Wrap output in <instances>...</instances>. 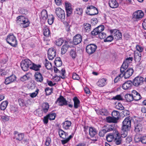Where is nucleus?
<instances>
[{
    "mask_svg": "<svg viewBox=\"0 0 146 146\" xmlns=\"http://www.w3.org/2000/svg\"><path fill=\"white\" fill-rule=\"evenodd\" d=\"M131 121L129 117H127L123 122L122 131L121 135L122 137L125 138L127 135V131L131 126Z\"/></svg>",
    "mask_w": 146,
    "mask_h": 146,
    "instance_id": "1",
    "label": "nucleus"
},
{
    "mask_svg": "<svg viewBox=\"0 0 146 146\" xmlns=\"http://www.w3.org/2000/svg\"><path fill=\"white\" fill-rule=\"evenodd\" d=\"M16 23L23 28L27 27L30 24L28 19L22 15L19 16L17 17Z\"/></svg>",
    "mask_w": 146,
    "mask_h": 146,
    "instance_id": "2",
    "label": "nucleus"
},
{
    "mask_svg": "<svg viewBox=\"0 0 146 146\" xmlns=\"http://www.w3.org/2000/svg\"><path fill=\"white\" fill-rule=\"evenodd\" d=\"M31 61L28 59L23 60L21 63V66L22 69L24 71H27L29 68L32 65Z\"/></svg>",
    "mask_w": 146,
    "mask_h": 146,
    "instance_id": "3",
    "label": "nucleus"
},
{
    "mask_svg": "<svg viewBox=\"0 0 146 146\" xmlns=\"http://www.w3.org/2000/svg\"><path fill=\"white\" fill-rule=\"evenodd\" d=\"M6 40L8 43L13 47H15L17 44L16 38L13 34H10L8 35Z\"/></svg>",
    "mask_w": 146,
    "mask_h": 146,
    "instance_id": "4",
    "label": "nucleus"
},
{
    "mask_svg": "<svg viewBox=\"0 0 146 146\" xmlns=\"http://www.w3.org/2000/svg\"><path fill=\"white\" fill-rule=\"evenodd\" d=\"M55 13L57 17L61 21L65 19V15L64 11L61 8L58 7L56 9Z\"/></svg>",
    "mask_w": 146,
    "mask_h": 146,
    "instance_id": "5",
    "label": "nucleus"
},
{
    "mask_svg": "<svg viewBox=\"0 0 146 146\" xmlns=\"http://www.w3.org/2000/svg\"><path fill=\"white\" fill-rule=\"evenodd\" d=\"M144 13L142 10H139L135 11L133 14V18L137 21L141 20L144 17Z\"/></svg>",
    "mask_w": 146,
    "mask_h": 146,
    "instance_id": "6",
    "label": "nucleus"
},
{
    "mask_svg": "<svg viewBox=\"0 0 146 146\" xmlns=\"http://www.w3.org/2000/svg\"><path fill=\"white\" fill-rule=\"evenodd\" d=\"M110 31L113 38L116 40H117L121 38V33L119 30L116 29H112L110 30Z\"/></svg>",
    "mask_w": 146,
    "mask_h": 146,
    "instance_id": "7",
    "label": "nucleus"
},
{
    "mask_svg": "<svg viewBox=\"0 0 146 146\" xmlns=\"http://www.w3.org/2000/svg\"><path fill=\"white\" fill-rule=\"evenodd\" d=\"M97 48L96 46L93 44H90L88 45L86 48V52L90 54L93 53Z\"/></svg>",
    "mask_w": 146,
    "mask_h": 146,
    "instance_id": "8",
    "label": "nucleus"
},
{
    "mask_svg": "<svg viewBox=\"0 0 146 146\" xmlns=\"http://www.w3.org/2000/svg\"><path fill=\"white\" fill-rule=\"evenodd\" d=\"M56 51L54 48H49L48 51V57L49 60H52L55 57Z\"/></svg>",
    "mask_w": 146,
    "mask_h": 146,
    "instance_id": "9",
    "label": "nucleus"
},
{
    "mask_svg": "<svg viewBox=\"0 0 146 146\" xmlns=\"http://www.w3.org/2000/svg\"><path fill=\"white\" fill-rule=\"evenodd\" d=\"M143 81V78L141 76H137L135 77L133 81V85L136 86L141 85Z\"/></svg>",
    "mask_w": 146,
    "mask_h": 146,
    "instance_id": "10",
    "label": "nucleus"
},
{
    "mask_svg": "<svg viewBox=\"0 0 146 146\" xmlns=\"http://www.w3.org/2000/svg\"><path fill=\"white\" fill-rule=\"evenodd\" d=\"M132 58L131 57H129L126 58L123 63L121 68V71H124V70H125L128 67V64L131 62L132 60Z\"/></svg>",
    "mask_w": 146,
    "mask_h": 146,
    "instance_id": "11",
    "label": "nucleus"
},
{
    "mask_svg": "<svg viewBox=\"0 0 146 146\" xmlns=\"http://www.w3.org/2000/svg\"><path fill=\"white\" fill-rule=\"evenodd\" d=\"M67 101L66 99L62 96H60L56 102V103L60 106L66 105L67 104Z\"/></svg>",
    "mask_w": 146,
    "mask_h": 146,
    "instance_id": "12",
    "label": "nucleus"
},
{
    "mask_svg": "<svg viewBox=\"0 0 146 146\" xmlns=\"http://www.w3.org/2000/svg\"><path fill=\"white\" fill-rule=\"evenodd\" d=\"M87 9L89 12L88 14L90 15H94L98 13V9L92 5L87 7Z\"/></svg>",
    "mask_w": 146,
    "mask_h": 146,
    "instance_id": "13",
    "label": "nucleus"
},
{
    "mask_svg": "<svg viewBox=\"0 0 146 146\" xmlns=\"http://www.w3.org/2000/svg\"><path fill=\"white\" fill-rule=\"evenodd\" d=\"M65 4L67 15L69 16L71 14L72 11L71 4L68 2H65Z\"/></svg>",
    "mask_w": 146,
    "mask_h": 146,
    "instance_id": "14",
    "label": "nucleus"
},
{
    "mask_svg": "<svg viewBox=\"0 0 146 146\" xmlns=\"http://www.w3.org/2000/svg\"><path fill=\"white\" fill-rule=\"evenodd\" d=\"M123 72V73L124 74L123 76L124 78H127L130 77L132 75L133 72V70L132 68H129L125 72Z\"/></svg>",
    "mask_w": 146,
    "mask_h": 146,
    "instance_id": "15",
    "label": "nucleus"
},
{
    "mask_svg": "<svg viewBox=\"0 0 146 146\" xmlns=\"http://www.w3.org/2000/svg\"><path fill=\"white\" fill-rule=\"evenodd\" d=\"M35 80L38 82H42L43 80V77L42 74L38 72H36L34 75Z\"/></svg>",
    "mask_w": 146,
    "mask_h": 146,
    "instance_id": "16",
    "label": "nucleus"
},
{
    "mask_svg": "<svg viewBox=\"0 0 146 146\" xmlns=\"http://www.w3.org/2000/svg\"><path fill=\"white\" fill-rule=\"evenodd\" d=\"M48 16L47 11L46 10H42L40 15V21L43 22L45 21L46 20Z\"/></svg>",
    "mask_w": 146,
    "mask_h": 146,
    "instance_id": "17",
    "label": "nucleus"
},
{
    "mask_svg": "<svg viewBox=\"0 0 146 146\" xmlns=\"http://www.w3.org/2000/svg\"><path fill=\"white\" fill-rule=\"evenodd\" d=\"M115 142L116 144L119 145L121 143L122 139L120 137V134L117 131H115Z\"/></svg>",
    "mask_w": 146,
    "mask_h": 146,
    "instance_id": "18",
    "label": "nucleus"
},
{
    "mask_svg": "<svg viewBox=\"0 0 146 146\" xmlns=\"http://www.w3.org/2000/svg\"><path fill=\"white\" fill-rule=\"evenodd\" d=\"M82 40V36L80 34H77L74 36L73 39V43L75 45L80 43Z\"/></svg>",
    "mask_w": 146,
    "mask_h": 146,
    "instance_id": "19",
    "label": "nucleus"
},
{
    "mask_svg": "<svg viewBox=\"0 0 146 146\" xmlns=\"http://www.w3.org/2000/svg\"><path fill=\"white\" fill-rule=\"evenodd\" d=\"M107 80L105 78L100 79L97 82V85L100 87H103L107 84Z\"/></svg>",
    "mask_w": 146,
    "mask_h": 146,
    "instance_id": "20",
    "label": "nucleus"
},
{
    "mask_svg": "<svg viewBox=\"0 0 146 146\" xmlns=\"http://www.w3.org/2000/svg\"><path fill=\"white\" fill-rule=\"evenodd\" d=\"M15 79L16 77L14 75H12L5 78V83L6 84H8L14 82Z\"/></svg>",
    "mask_w": 146,
    "mask_h": 146,
    "instance_id": "21",
    "label": "nucleus"
},
{
    "mask_svg": "<svg viewBox=\"0 0 146 146\" xmlns=\"http://www.w3.org/2000/svg\"><path fill=\"white\" fill-rule=\"evenodd\" d=\"M72 124L71 121L66 120L62 123V126L63 129L65 130H68L70 128Z\"/></svg>",
    "mask_w": 146,
    "mask_h": 146,
    "instance_id": "22",
    "label": "nucleus"
},
{
    "mask_svg": "<svg viewBox=\"0 0 146 146\" xmlns=\"http://www.w3.org/2000/svg\"><path fill=\"white\" fill-rule=\"evenodd\" d=\"M132 84V82L130 81H128L125 82L123 84L122 88L124 90L129 89L131 88Z\"/></svg>",
    "mask_w": 146,
    "mask_h": 146,
    "instance_id": "23",
    "label": "nucleus"
},
{
    "mask_svg": "<svg viewBox=\"0 0 146 146\" xmlns=\"http://www.w3.org/2000/svg\"><path fill=\"white\" fill-rule=\"evenodd\" d=\"M74 103V107L75 109H77L80 106V100L77 97H74L73 99Z\"/></svg>",
    "mask_w": 146,
    "mask_h": 146,
    "instance_id": "24",
    "label": "nucleus"
},
{
    "mask_svg": "<svg viewBox=\"0 0 146 146\" xmlns=\"http://www.w3.org/2000/svg\"><path fill=\"white\" fill-rule=\"evenodd\" d=\"M109 5L112 8H117L119 6V4L116 0H110Z\"/></svg>",
    "mask_w": 146,
    "mask_h": 146,
    "instance_id": "25",
    "label": "nucleus"
},
{
    "mask_svg": "<svg viewBox=\"0 0 146 146\" xmlns=\"http://www.w3.org/2000/svg\"><path fill=\"white\" fill-rule=\"evenodd\" d=\"M89 133L91 137H94L97 134V131L95 128L91 127L89 128Z\"/></svg>",
    "mask_w": 146,
    "mask_h": 146,
    "instance_id": "26",
    "label": "nucleus"
},
{
    "mask_svg": "<svg viewBox=\"0 0 146 146\" xmlns=\"http://www.w3.org/2000/svg\"><path fill=\"white\" fill-rule=\"evenodd\" d=\"M83 13V9L80 7H77L74 10V13L77 16H82Z\"/></svg>",
    "mask_w": 146,
    "mask_h": 146,
    "instance_id": "27",
    "label": "nucleus"
},
{
    "mask_svg": "<svg viewBox=\"0 0 146 146\" xmlns=\"http://www.w3.org/2000/svg\"><path fill=\"white\" fill-rule=\"evenodd\" d=\"M58 133L60 137L63 139L66 138L68 135L67 133L65 132L61 129H58Z\"/></svg>",
    "mask_w": 146,
    "mask_h": 146,
    "instance_id": "28",
    "label": "nucleus"
},
{
    "mask_svg": "<svg viewBox=\"0 0 146 146\" xmlns=\"http://www.w3.org/2000/svg\"><path fill=\"white\" fill-rule=\"evenodd\" d=\"M32 76V74L29 72L26 73L22 77H21L20 80L22 82L25 81L29 79Z\"/></svg>",
    "mask_w": 146,
    "mask_h": 146,
    "instance_id": "29",
    "label": "nucleus"
},
{
    "mask_svg": "<svg viewBox=\"0 0 146 146\" xmlns=\"http://www.w3.org/2000/svg\"><path fill=\"white\" fill-rule=\"evenodd\" d=\"M98 114H100L103 115H107L108 114L107 110L105 109H102L96 111Z\"/></svg>",
    "mask_w": 146,
    "mask_h": 146,
    "instance_id": "30",
    "label": "nucleus"
},
{
    "mask_svg": "<svg viewBox=\"0 0 146 146\" xmlns=\"http://www.w3.org/2000/svg\"><path fill=\"white\" fill-rule=\"evenodd\" d=\"M23 134L22 133H19L17 132L15 133L14 138L16 140L21 141L24 137Z\"/></svg>",
    "mask_w": 146,
    "mask_h": 146,
    "instance_id": "31",
    "label": "nucleus"
},
{
    "mask_svg": "<svg viewBox=\"0 0 146 146\" xmlns=\"http://www.w3.org/2000/svg\"><path fill=\"white\" fill-rule=\"evenodd\" d=\"M143 127L141 124L139 123L135 125V131L137 133H138L142 130Z\"/></svg>",
    "mask_w": 146,
    "mask_h": 146,
    "instance_id": "32",
    "label": "nucleus"
},
{
    "mask_svg": "<svg viewBox=\"0 0 146 146\" xmlns=\"http://www.w3.org/2000/svg\"><path fill=\"white\" fill-rule=\"evenodd\" d=\"M49 108V106L48 103H44L42 104V110L44 113H46L48 111Z\"/></svg>",
    "mask_w": 146,
    "mask_h": 146,
    "instance_id": "33",
    "label": "nucleus"
},
{
    "mask_svg": "<svg viewBox=\"0 0 146 146\" xmlns=\"http://www.w3.org/2000/svg\"><path fill=\"white\" fill-rule=\"evenodd\" d=\"M66 71L64 68H62L59 70V72H58V74L59 75V76L62 79L64 78L66 76L65 75Z\"/></svg>",
    "mask_w": 146,
    "mask_h": 146,
    "instance_id": "34",
    "label": "nucleus"
},
{
    "mask_svg": "<svg viewBox=\"0 0 146 146\" xmlns=\"http://www.w3.org/2000/svg\"><path fill=\"white\" fill-rule=\"evenodd\" d=\"M111 115L113 117L114 119H115L117 121L120 115L118 111L114 110L112 112Z\"/></svg>",
    "mask_w": 146,
    "mask_h": 146,
    "instance_id": "35",
    "label": "nucleus"
},
{
    "mask_svg": "<svg viewBox=\"0 0 146 146\" xmlns=\"http://www.w3.org/2000/svg\"><path fill=\"white\" fill-rule=\"evenodd\" d=\"M69 47H70V46L68 44H66L64 45L61 48V54H64Z\"/></svg>",
    "mask_w": 146,
    "mask_h": 146,
    "instance_id": "36",
    "label": "nucleus"
},
{
    "mask_svg": "<svg viewBox=\"0 0 146 146\" xmlns=\"http://www.w3.org/2000/svg\"><path fill=\"white\" fill-rule=\"evenodd\" d=\"M54 63L57 67L60 66L62 65V62L60 58H56L54 61Z\"/></svg>",
    "mask_w": 146,
    "mask_h": 146,
    "instance_id": "37",
    "label": "nucleus"
},
{
    "mask_svg": "<svg viewBox=\"0 0 146 146\" xmlns=\"http://www.w3.org/2000/svg\"><path fill=\"white\" fill-rule=\"evenodd\" d=\"M121 73L119 74L118 76H117L114 80V82L115 83H117L118 81H120L121 80H122V79L123 78V76H124V74H123V72L124 71L121 72L120 71Z\"/></svg>",
    "mask_w": 146,
    "mask_h": 146,
    "instance_id": "38",
    "label": "nucleus"
},
{
    "mask_svg": "<svg viewBox=\"0 0 146 146\" xmlns=\"http://www.w3.org/2000/svg\"><path fill=\"white\" fill-rule=\"evenodd\" d=\"M91 28V25L90 24L87 23H84V24L83 29L85 31L88 32L90 31Z\"/></svg>",
    "mask_w": 146,
    "mask_h": 146,
    "instance_id": "39",
    "label": "nucleus"
},
{
    "mask_svg": "<svg viewBox=\"0 0 146 146\" xmlns=\"http://www.w3.org/2000/svg\"><path fill=\"white\" fill-rule=\"evenodd\" d=\"M70 54V56L73 58H75L76 56V50L75 48H71Z\"/></svg>",
    "mask_w": 146,
    "mask_h": 146,
    "instance_id": "40",
    "label": "nucleus"
},
{
    "mask_svg": "<svg viewBox=\"0 0 146 146\" xmlns=\"http://www.w3.org/2000/svg\"><path fill=\"white\" fill-rule=\"evenodd\" d=\"M48 23L50 25H51L53 23L54 17L52 15H49L47 17Z\"/></svg>",
    "mask_w": 146,
    "mask_h": 146,
    "instance_id": "41",
    "label": "nucleus"
},
{
    "mask_svg": "<svg viewBox=\"0 0 146 146\" xmlns=\"http://www.w3.org/2000/svg\"><path fill=\"white\" fill-rule=\"evenodd\" d=\"M41 67V66L40 65H36L32 63V65L31 66L30 68L35 71H38L39 70Z\"/></svg>",
    "mask_w": 146,
    "mask_h": 146,
    "instance_id": "42",
    "label": "nucleus"
},
{
    "mask_svg": "<svg viewBox=\"0 0 146 146\" xmlns=\"http://www.w3.org/2000/svg\"><path fill=\"white\" fill-rule=\"evenodd\" d=\"M74 134H72L71 135L69 136L67 138L61 140L62 143L63 145H64L66 143H67L73 137Z\"/></svg>",
    "mask_w": 146,
    "mask_h": 146,
    "instance_id": "43",
    "label": "nucleus"
},
{
    "mask_svg": "<svg viewBox=\"0 0 146 146\" xmlns=\"http://www.w3.org/2000/svg\"><path fill=\"white\" fill-rule=\"evenodd\" d=\"M125 98L127 102H130L133 100V98L131 94H127L125 95Z\"/></svg>",
    "mask_w": 146,
    "mask_h": 146,
    "instance_id": "44",
    "label": "nucleus"
},
{
    "mask_svg": "<svg viewBox=\"0 0 146 146\" xmlns=\"http://www.w3.org/2000/svg\"><path fill=\"white\" fill-rule=\"evenodd\" d=\"M141 54L140 53L135 52L134 56L135 61H139L141 59Z\"/></svg>",
    "mask_w": 146,
    "mask_h": 146,
    "instance_id": "45",
    "label": "nucleus"
},
{
    "mask_svg": "<svg viewBox=\"0 0 146 146\" xmlns=\"http://www.w3.org/2000/svg\"><path fill=\"white\" fill-rule=\"evenodd\" d=\"M43 34L46 37H48L50 35V32L49 29L47 27H45L43 29Z\"/></svg>",
    "mask_w": 146,
    "mask_h": 146,
    "instance_id": "46",
    "label": "nucleus"
},
{
    "mask_svg": "<svg viewBox=\"0 0 146 146\" xmlns=\"http://www.w3.org/2000/svg\"><path fill=\"white\" fill-rule=\"evenodd\" d=\"M45 66L46 69L48 70H50L52 68V64L50 62L48 61L46 59L45 60Z\"/></svg>",
    "mask_w": 146,
    "mask_h": 146,
    "instance_id": "47",
    "label": "nucleus"
},
{
    "mask_svg": "<svg viewBox=\"0 0 146 146\" xmlns=\"http://www.w3.org/2000/svg\"><path fill=\"white\" fill-rule=\"evenodd\" d=\"M8 102L7 101H3L1 104V109L2 110H5L8 104Z\"/></svg>",
    "mask_w": 146,
    "mask_h": 146,
    "instance_id": "48",
    "label": "nucleus"
},
{
    "mask_svg": "<svg viewBox=\"0 0 146 146\" xmlns=\"http://www.w3.org/2000/svg\"><path fill=\"white\" fill-rule=\"evenodd\" d=\"M104 127L107 132L113 131L114 129V126L112 125H107L104 126Z\"/></svg>",
    "mask_w": 146,
    "mask_h": 146,
    "instance_id": "49",
    "label": "nucleus"
},
{
    "mask_svg": "<svg viewBox=\"0 0 146 146\" xmlns=\"http://www.w3.org/2000/svg\"><path fill=\"white\" fill-rule=\"evenodd\" d=\"M106 120L107 122L108 123H114L117 122V121L115 119L111 117H108L106 118Z\"/></svg>",
    "mask_w": 146,
    "mask_h": 146,
    "instance_id": "50",
    "label": "nucleus"
},
{
    "mask_svg": "<svg viewBox=\"0 0 146 146\" xmlns=\"http://www.w3.org/2000/svg\"><path fill=\"white\" fill-rule=\"evenodd\" d=\"M34 113L36 115H38L39 117H41L43 113L44 112L43 111H42V109H38L35 111Z\"/></svg>",
    "mask_w": 146,
    "mask_h": 146,
    "instance_id": "51",
    "label": "nucleus"
},
{
    "mask_svg": "<svg viewBox=\"0 0 146 146\" xmlns=\"http://www.w3.org/2000/svg\"><path fill=\"white\" fill-rule=\"evenodd\" d=\"M19 102L20 105L22 106H27L29 104V103H26L25 101L22 99H19Z\"/></svg>",
    "mask_w": 146,
    "mask_h": 146,
    "instance_id": "52",
    "label": "nucleus"
},
{
    "mask_svg": "<svg viewBox=\"0 0 146 146\" xmlns=\"http://www.w3.org/2000/svg\"><path fill=\"white\" fill-rule=\"evenodd\" d=\"M19 13L22 14L26 15L28 13L27 10L24 8H20L19 10Z\"/></svg>",
    "mask_w": 146,
    "mask_h": 146,
    "instance_id": "53",
    "label": "nucleus"
},
{
    "mask_svg": "<svg viewBox=\"0 0 146 146\" xmlns=\"http://www.w3.org/2000/svg\"><path fill=\"white\" fill-rule=\"evenodd\" d=\"M136 50L139 53H141L143 52L144 49V47L140 45H137L136 46Z\"/></svg>",
    "mask_w": 146,
    "mask_h": 146,
    "instance_id": "54",
    "label": "nucleus"
},
{
    "mask_svg": "<svg viewBox=\"0 0 146 146\" xmlns=\"http://www.w3.org/2000/svg\"><path fill=\"white\" fill-rule=\"evenodd\" d=\"M115 135L113 134H109L106 136V139L108 142H111L114 139Z\"/></svg>",
    "mask_w": 146,
    "mask_h": 146,
    "instance_id": "55",
    "label": "nucleus"
},
{
    "mask_svg": "<svg viewBox=\"0 0 146 146\" xmlns=\"http://www.w3.org/2000/svg\"><path fill=\"white\" fill-rule=\"evenodd\" d=\"M63 42V40L62 38H59L57 39L55 41V44L58 46H61Z\"/></svg>",
    "mask_w": 146,
    "mask_h": 146,
    "instance_id": "56",
    "label": "nucleus"
},
{
    "mask_svg": "<svg viewBox=\"0 0 146 146\" xmlns=\"http://www.w3.org/2000/svg\"><path fill=\"white\" fill-rule=\"evenodd\" d=\"M47 116L49 120H53L55 119L56 114L54 113H51L48 115Z\"/></svg>",
    "mask_w": 146,
    "mask_h": 146,
    "instance_id": "57",
    "label": "nucleus"
},
{
    "mask_svg": "<svg viewBox=\"0 0 146 146\" xmlns=\"http://www.w3.org/2000/svg\"><path fill=\"white\" fill-rule=\"evenodd\" d=\"M113 36L111 35H109L106 37L104 40V41L105 42H111L113 40Z\"/></svg>",
    "mask_w": 146,
    "mask_h": 146,
    "instance_id": "58",
    "label": "nucleus"
},
{
    "mask_svg": "<svg viewBox=\"0 0 146 146\" xmlns=\"http://www.w3.org/2000/svg\"><path fill=\"white\" fill-rule=\"evenodd\" d=\"M52 88H46L45 89V92H46V95H49L52 92Z\"/></svg>",
    "mask_w": 146,
    "mask_h": 146,
    "instance_id": "59",
    "label": "nucleus"
},
{
    "mask_svg": "<svg viewBox=\"0 0 146 146\" xmlns=\"http://www.w3.org/2000/svg\"><path fill=\"white\" fill-rule=\"evenodd\" d=\"M39 91V90L38 89H37L35 92L29 94L30 96L32 98H34L36 97L38 94Z\"/></svg>",
    "mask_w": 146,
    "mask_h": 146,
    "instance_id": "60",
    "label": "nucleus"
},
{
    "mask_svg": "<svg viewBox=\"0 0 146 146\" xmlns=\"http://www.w3.org/2000/svg\"><path fill=\"white\" fill-rule=\"evenodd\" d=\"M51 143V139L49 137H47L45 142V145L49 146Z\"/></svg>",
    "mask_w": 146,
    "mask_h": 146,
    "instance_id": "61",
    "label": "nucleus"
},
{
    "mask_svg": "<svg viewBox=\"0 0 146 146\" xmlns=\"http://www.w3.org/2000/svg\"><path fill=\"white\" fill-rule=\"evenodd\" d=\"M107 131L104 128L102 130H101L99 133V135L100 137H104Z\"/></svg>",
    "mask_w": 146,
    "mask_h": 146,
    "instance_id": "62",
    "label": "nucleus"
},
{
    "mask_svg": "<svg viewBox=\"0 0 146 146\" xmlns=\"http://www.w3.org/2000/svg\"><path fill=\"white\" fill-rule=\"evenodd\" d=\"M116 108L117 109L119 110H122L124 109V108L121 104L120 103H118L117 105L116 106Z\"/></svg>",
    "mask_w": 146,
    "mask_h": 146,
    "instance_id": "63",
    "label": "nucleus"
},
{
    "mask_svg": "<svg viewBox=\"0 0 146 146\" xmlns=\"http://www.w3.org/2000/svg\"><path fill=\"white\" fill-rule=\"evenodd\" d=\"M106 34L104 33H100L99 35V37L101 39H105L106 37Z\"/></svg>",
    "mask_w": 146,
    "mask_h": 146,
    "instance_id": "64",
    "label": "nucleus"
}]
</instances>
